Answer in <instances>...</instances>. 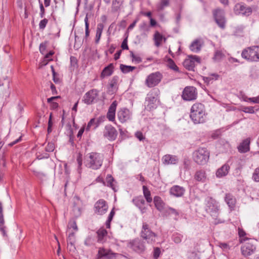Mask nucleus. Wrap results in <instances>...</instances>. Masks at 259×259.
I'll return each mask as SVG.
<instances>
[{
	"instance_id": "nucleus-2",
	"label": "nucleus",
	"mask_w": 259,
	"mask_h": 259,
	"mask_svg": "<svg viewBox=\"0 0 259 259\" xmlns=\"http://www.w3.org/2000/svg\"><path fill=\"white\" fill-rule=\"evenodd\" d=\"M206 201L205 209L214 220L213 224L217 225L224 223V221L218 218L220 210L219 202L211 197L207 198Z\"/></svg>"
},
{
	"instance_id": "nucleus-53",
	"label": "nucleus",
	"mask_w": 259,
	"mask_h": 259,
	"mask_svg": "<svg viewBox=\"0 0 259 259\" xmlns=\"http://www.w3.org/2000/svg\"><path fill=\"white\" fill-rule=\"evenodd\" d=\"M224 56V55L221 51L217 50L215 52L213 58L216 60H219L221 59Z\"/></svg>"
},
{
	"instance_id": "nucleus-40",
	"label": "nucleus",
	"mask_w": 259,
	"mask_h": 259,
	"mask_svg": "<svg viewBox=\"0 0 259 259\" xmlns=\"http://www.w3.org/2000/svg\"><path fill=\"white\" fill-rule=\"evenodd\" d=\"M115 180L111 175H108L106 177V186L109 187L116 192L117 190L115 189L114 185Z\"/></svg>"
},
{
	"instance_id": "nucleus-50",
	"label": "nucleus",
	"mask_w": 259,
	"mask_h": 259,
	"mask_svg": "<svg viewBox=\"0 0 259 259\" xmlns=\"http://www.w3.org/2000/svg\"><path fill=\"white\" fill-rule=\"evenodd\" d=\"M218 246L225 251H227L230 249V246L227 243L219 242Z\"/></svg>"
},
{
	"instance_id": "nucleus-62",
	"label": "nucleus",
	"mask_w": 259,
	"mask_h": 259,
	"mask_svg": "<svg viewBox=\"0 0 259 259\" xmlns=\"http://www.w3.org/2000/svg\"><path fill=\"white\" fill-rule=\"evenodd\" d=\"M160 253V249L158 247L155 248L154 250V252H153V256H154V258L157 259L158 257H159Z\"/></svg>"
},
{
	"instance_id": "nucleus-43",
	"label": "nucleus",
	"mask_w": 259,
	"mask_h": 259,
	"mask_svg": "<svg viewBox=\"0 0 259 259\" xmlns=\"http://www.w3.org/2000/svg\"><path fill=\"white\" fill-rule=\"evenodd\" d=\"M120 69L121 71L124 73H127L133 71L136 69L134 66H127L123 64H121L120 66Z\"/></svg>"
},
{
	"instance_id": "nucleus-18",
	"label": "nucleus",
	"mask_w": 259,
	"mask_h": 259,
	"mask_svg": "<svg viewBox=\"0 0 259 259\" xmlns=\"http://www.w3.org/2000/svg\"><path fill=\"white\" fill-rule=\"evenodd\" d=\"M128 246L135 251L141 253L145 250L144 242L139 238H136L131 241Z\"/></svg>"
},
{
	"instance_id": "nucleus-14",
	"label": "nucleus",
	"mask_w": 259,
	"mask_h": 259,
	"mask_svg": "<svg viewBox=\"0 0 259 259\" xmlns=\"http://www.w3.org/2000/svg\"><path fill=\"white\" fill-rule=\"evenodd\" d=\"M94 208L95 213L98 215H103L107 212L108 206L105 200L100 199L95 203Z\"/></svg>"
},
{
	"instance_id": "nucleus-23",
	"label": "nucleus",
	"mask_w": 259,
	"mask_h": 259,
	"mask_svg": "<svg viewBox=\"0 0 259 259\" xmlns=\"http://www.w3.org/2000/svg\"><path fill=\"white\" fill-rule=\"evenodd\" d=\"M6 229V227L5 226L3 205L2 202H0V231L4 237H7Z\"/></svg>"
},
{
	"instance_id": "nucleus-25",
	"label": "nucleus",
	"mask_w": 259,
	"mask_h": 259,
	"mask_svg": "<svg viewBox=\"0 0 259 259\" xmlns=\"http://www.w3.org/2000/svg\"><path fill=\"white\" fill-rule=\"evenodd\" d=\"M185 189L183 187L175 185L172 186L169 191L170 194L176 197H181L185 192Z\"/></svg>"
},
{
	"instance_id": "nucleus-12",
	"label": "nucleus",
	"mask_w": 259,
	"mask_h": 259,
	"mask_svg": "<svg viewBox=\"0 0 259 259\" xmlns=\"http://www.w3.org/2000/svg\"><path fill=\"white\" fill-rule=\"evenodd\" d=\"M200 63V59L197 56L191 55L183 62L184 67L189 71H194L195 66Z\"/></svg>"
},
{
	"instance_id": "nucleus-52",
	"label": "nucleus",
	"mask_w": 259,
	"mask_h": 259,
	"mask_svg": "<svg viewBox=\"0 0 259 259\" xmlns=\"http://www.w3.org/2000/svg\"><path fill=\"white\" fill-rule=\"evenodd\" d=\"M252 179L256 182H259V167L255 168L253 175Z\"/></svg>"
},
{
	"instance_id": "nucleus-26",
	"label": "nucleus",
	"mask_w": 259,
	"mask_h": 259,
	"mask_svg": "<svg viewBox=\"0 0 259 259\" xmlns=\"http://www.w3.org/2000/svg\"><path fill=\"white\" fill-rule=\"evenodd\" d=\"M194 179L198 182L204 183L206 179V174L204 169L197 170L194 175Z\"/></svg>"
},
{
	"instance_id": "nucleus-42",
	"label": "nucleus",
	"mask_w": 259,
	"mask_h": 259,
	"mask_svg": "<svg viewBox=\"0 0 259 259\" xmlns=\"http://www.w3.org/2000/svg\"><path fill=\"white\" fill-rule=\"evenodd\" d=\"M167 65L171 69L176 72H179V68L176 65L174 61L170 58H168L167 59Z\"/></svg>"
},
{
	"instance_id": "nucleus-38",
	"label": "nucleus",
	"mask_w": 259,
	"mask_h": 259,
	"mask_svg": "<svg viewBox=\"0 0 259 259\" xmlns=\"http://www.w3.org/2000/svg\"><path fill=\"white\" fill-rule=\"evenodd\" d=\"M219 75L216 73L211 74L208 76L203 77V80L207 84L212 83L213 80H216L219 78Z\"/></svg>"
},
{
	"instance_id": "nucleus-1",
	"label": "nucleus",
	"mask_w": 259,
	"mask_h": 259,
	"mask_svg": "<svg viewBox=\"0 0 259 259\" xmlns=\"http://www.w3.org/2000/svg\"><path fill=\"white\" fill-rule=\"evenodd\" d=\"M104 156L97 152H91L84 157V164L88 168L97 170L102 165Z\"/></svg>"
},
{
	"instance_id": "nucleus-60",
	"label": "nucleus",
	"mask_w": 259,
	"mask_h": 259,
	"mask_svg": "<svg viewBox=\"0 0 259 259\" xmlns=\"http://www.w3.org/2000/svg\"><path fill=\"white\" fill-rule=\"evenodd\" d=\"M121 47L122 50H128V47L127 45V36L123 39L121 44Z\"/></svg>"
},
{
	"instance_id": "nucleus-44",
	"label": "nucleus",
	"mask_w": 259,
	"mask_h": 259,
	"mask_svg": "<svg viewBox=\"0 0 259 259\" xmlns=\"http://www.w3.org/2000/svg\"><path fill=\"white\" fill-rule=\"evenodd\" d=\"M168 0H161L160 2L157 5V9L158 11H162L165 7L169 5Z\"/></svg>"
},
{
	"instance_id": "nucleus-22",
	"label": "nucleus",
	"mask_w": 259,
	"mask_h": 259,
	"mask_svg": "<svg viewBox=\"0 0 259 259\" xmlns=\"http://www.w3.org/2000/svg\"><path fill=\"white\" fill-rule=\"evenodd\" d=\"M67 248L70 252L75 250V243L76 241L75 235L74 232L69 233L67 237Z\"/></svg>"
},
{
	"instance_id": "nucleus-32",
	"label": "nucleus",
	"mask_w": 259,
	"mask_h": 259,
	"mask_svg": "<svg viewBox=\"0 0 259 259\" xmlns=\"http://www.w3.org/2000/svg\"><path fill=\"white\" fill-rule=\"evenodd\" d=\"M163 36L158 31H156L153 35L154 44L157 47H159L162 44Z\"/></svg>"
},
{
	"instance_id": "nucleus-45",
	"label": "nucleus",
	"mask_w": 259,
	"mask_h": 259,
	"mask_svg": "<svg viewBox=\"0 0 259 259\" xmlns=\"http://www.w3.org/2000/svg\"><path fill=\"white\" fill-rule=\"evenodd\" d=\"M88 16L89 14H87L85 17L84 18V23H85V38L87 39L90 34L89 30V23L88 21Z\"/></svg>"
},
{
	"instance_id": "nucleus-63",
	"label": "nucleus",
	"mask_w": 259,
	"mask_h": 259,
	"mask_svg": "<svg viewBox=\"0 0 259 259\" xmlns=\"http://www.w3.org/2000/svg\"><path fill=\"white\" fill-rule=\"evenodd\" d=\"M140 28L141 30L146 31L148 30V25L146 22H143L140 25Z\"/></svg>"
},
{
	"instance_id": "nucleus-31",
	"label": "nucleus",
	"mask_w": 259,
	"mask_h": 259,
	"mask_svg": "<svg viewBox=\"0 0 259 259\" xmlns=\"http://www.w3.org/2000/svg\"><path fill=\"white\" fill-rule=\"evenodd\" d=\"M250 141L248 139L244 140L238 147V151L241 153H245L249 150Z\"/></svg>"
},
{
	"instance_id": "nucleus-27",
	"label": "nucleus",
	"mask_w": 259,
	"mask_h": 259,
	"mask_svg": "<svg viewBox=\"0 0 259 259\" xmlns=\"http://www.w3.org/2000/svg\"><path fill=\"white\" fill-rule=\"evenodd\" d=\"M230 170V166L225 163L222 167L219 168L216 171V176L218 178H222L227 176Z\"/></svg>"
},
{
	"instance_id": "nucleus-16",
	"label": "nucleus",
	"mask_w": 259,
	"mask_h": 259,
	"mask_svg": "<svg viewBox=\"0 0 259 259\" xmlns=\"http://www.w3.org/2000/svg\"><path fill=\"white\" fill-rule=\"evenodd\" d=\"M118 135L116 128L110 124L105 126L103 136L110 141H114Z\"/></svg>"
},
{
	"instance_id": "nucleus-20",
	"label": "nucleus",
	"mask_w": 259,
	"mask_h": 259,
	"mask_svg": "<svg viewBox=\"0 0 259 259\" xmlns=\"http://www.w3.org/2000/svg\"><path fill=\"white\" fill-rule=\"evenodd\" d=\"M133 202L140 209L142 213H146L147 207L145 205V201L142 196L136 197L133 198Z\"/></svg>"
},
{
	"instance_id": "nucleus-24",
	"label": "nucleus",
	"mask_w": 259,
	"mask_h": 259,
	"mask_svg": "<svg viewBox=\"0 0 259 259\" xmlns=\"http://www.w3.org/2000/svg\"><path fill=\"white\" fill-rule=\"evenodd\" d=\"M162 160L163 163L165 165L175 164L178 162V159L177 156L170 154L163 156Z\"/></svg>"
},
{
	"instance_id": "nucleus-4",
	"label": "nucleus",
	"mask_w": 259,
	"mask_h": 259,
	"mask_svg": "<svg viewBox=\"0 0 259 259\" xmlns=\"http://www.w3.org/2000/svg\"><path fill=\"white\" fill-rule=\"evenodd\" d=\"M242 57L250 62H259V46H253L243 50Z\"/></svg>"
},
{
	"instance_id": "nucleus-13",
	"label": "nucleus",
	"mask_w": 259,
	"mask_h": 259,
	"mask_svg": "<svg viewBox=\"0 0 259 259\" xmlns=\"http://www.w3.org/2000/svg\"><path fill=\"white\" fill-rule=\"evenodd\" d=\"M10 79L7 77L0 79V97L7 98L9 96L10 94Z\"/></svg>"
},
{
	"instance_id": "nucleus-21",
	"label": "nucleus",
	"mask_w": 259,
	"mask_h": 259,
	"mask_svg": "<svg viewBox=\"0 0 259 259\" xmlns=\"http://www.w3.org/2000/svg\"><path fill=\"white\" fill-rule=\"evenodd\" d=\"M117 106V102L116 101H114L110 105L108 112L107 113V118L110 121H115V111Z\"/></svg>"
},
{
	"instance_id": "nucleus-64",
	"label": "nucleus",
	"mask_w": 259,
	"mask_h": 259,
	"mask_svg": "<svg viewBox=\"0 0 259 259\" xmlns=\"http://www.w3.org/2000/svg\"><path fill=\"white\" fill-rule=\"evenodd\" d=\"M248 101L254 103H259V97H253L248 99Z\"/></svg>"
},
{
	"instance_id": "nucleus-41",
	"label": "nucleus",
	"mask_w": 259,
	"mask_h": 259,
	"mask_svg": "<svg viewBox=\"0 0 259 259\" xmlns=\"http://www.w3.org/2000/svg\"><path fill=\"white\" fill-rule=\"evenodd\" d=\"M122 0H113L112 4V10L113 12L118 11L122 4Z\"/></svg>"
},
{
	"instance_id": "nucleus-37",
	"label": "nucleus",
	"mask_w": 259,
	"mask_h": 259,
	"mask_svg": "<svg viewBox=\"0 0 259 259\" xmlns=\"http://www.w3.org/2000/svg\"><path fill=\"white\" fill-rule=\"evenodd\" d=\"M98 235V242L103 243L104 241V237L107 234V231L104 229H99L97 232Z\"/></svg>"
},
{
	"instance_id": "nucleus-6",
	"label": "nucleus",
	"mask_w": 259,
	"mask_h": 259,
	"mask_svg": "<svg viewBox=\"0 0 259 259\" xmlns=\"http://www.w3.org/2000/svg\"><path fill=\"white\" fill-rule=\"evenodd\" d=\"M209 158V152L205 148H199L193 153L194 161L199 165H204Z\"/></svg>"
},
{
	"instance_id": "nucleus-11",
	"label": "nucleus",
	"mask_w": 259,
	"mask_h": 259,
	"mask_svg": "<svg viewBox=\"0 0 259 259\" xmlns=\"http://www.w3.org/2000/svg\"><path fill=\"white\" fill-rule=\"evenodd\" d=\"M197 97V90L196 88L192 86H188L184 88L182 98L186 101H193Z\"/></svg>"
},
{
	"instance_id": "nucleus-15",
	"label": "nucleus",
	"mask_w": 259,
	"mask_h": 259,
	"mask_svg": "<svg viewBox=\"0 0 259 259\" xmlns=\"http://www.w3.org/2000/svg\"><path fill=\"white\" fill-rule=\"evenodd\" d=\"M99 92L96 89H92L87 92L83 97L82 102L87 104L91 105L95 102L98 96Z\"/></svg>"
},
{
	"instance_id": "nucleus-49",
	"label": "nucleus",
	"mask_w": 259,
	"mask_h": 259,
	"mask_svg": "<svg viewBox=\"0 0 259 259\" xmlns=\"http://www.w3.org/2000/svg\"><path fill=\"white\" fill-rule=\"evenodd\" d=\"M241 111H242L243 112H244L245 113H250V114H252L255 112V111L254 110V107H252V106H249V107L242 106V108H241Z\"/></svg>"
},
{
	"instance_id": "nucleus-57",
	"label": "nucleus",
	"mask_w": 259,
	"mask_h": 259,
	"mask_svg": "<svg viewBox=\"0 0 259 259\" xmlns=\"http://www.w3.org/2000/svg\"><path fill=\"white\" fill-rule=\"evenodd\" d=\"M55 149V145L53 143L49 142L46 147V151L48 152H53Z\"/></svg>"
},
{
	"instance_id": "nucleus-34",
	"label": "nucleus",
	"mask_w": 259,
	"mask_h": 259,
	"mask_svg": "<svg viewBox=\"0 0 259 259\" xmlns=\"http://www.w3.org/2000/svg\"><path fill=\"white\" fill-rule=\"evenodd\" d=\"M202 44L198 39L194 40L190 46V49L194 52L197 53L201 50Z\"/></svg>"
},
{
	"instance_id": "nucleus-5",
	"label": "nucleus",
	"mask_w": 259,
	"mask_h": 259,
	"mask_svg": "<svg viewBox=\"0 0 259 259\" xmlns=\"http://www.w3.org/2000/svg\"><path fill=\"white\" fill-rule=\"evenodd\" d=\"M159 91L158 89H154L151 90L147 95L145 101V109L148 111H152L157 107V96Z\"/></svg>"
},
{
	"instance_id": "nucleus-10",
	"label": "nucleus",
	"mask_w": 259,
	"mask_h": 259,
	"mask_svg": "<svg viewBox=\"0 0 259 259\" xmlns=\"http://www.w3.org/2000/svg\"><path fill=\"white\" fill-rule=\"evenodd\" d=\"M212 15L215 22L222 29H224L226 20L225 17V11L220 8H217L212 10Z\"/></svg>"
},
{
	"instance_id": "nucleus-28",
	"label": "nucleus",
	"mask_w": 259,
	"mask_h": 259,
	"mask_svg": "<svg viewBox=\"0 0 259 259\" xmlns=\"http://www.w3.org/2000/svg\"><path fill=\"white\" fill-rule=\"evenodd\" d=\"M225 200L231 210L234 208L236 202L235 197L230 193L226 194Z\"/></svg>"
},
{
	"instance_id": "nucleus-35",
	"label": "nucleus",
	"mask_w": 259,
	"mask_h": 259,
	"mask_svg": "<svg viewBox=\"0 0 259 259\" xmlns=\"http://www.w3.org/2000/svg\"><path fill=\"white\" fill-rule=\"evenodd\" d=\"M117 77L114 76L113 77L109 83V88H108V93L113 94L117 90Z\"/></svg>"
},
{
	"instance_id": "nucleus-3",
	"label": "nucleus",
	"mask_w": 259,
	"mask_h": 259,
	"mask_svg": "<svg viewBox=\"0 0 259 259\" xmlns=\"http://www.w3.org/2000/svg\"><path fill=\"white\" fill-rule=\"evenodd\" d=\"M190 117L195 124L204 122L205 116L204 105L199 103L193 104L191 108Z\"/></svg>"
},
{
	"instance_id": "nucleus-58",
	"label": "nucleus",
	"mask_w": 259,
	"mask_h": 259,
	"mask_svg": "<svg viewBox=\"0 0 259 259\" xmlns=\"http://www.w3.org/2000/svg\"><path fill=\"white\" fill-rule=\"evenodd\" d=\"M135 136L140 141H143L145 139V137L141 131L136 132Z\"/></svg>"
},
{
	"instance_id": "nucleus-54",
	"label": "nucleus",
	"mask_w": 259,
	"mask_h": 259,
	"mask_svg": "<svg viewBox=\"0 0 259 259\" xmlns=\"http://www.w3.org/2000/svg\"><path fill=\"white\" fill-rule=\"evenodd\" d=\"M48 21V20L46 18H44V19L41 20L39 23V28L40 29L44 30L46 27Z\"/></svg>"
},
{
	"instance_id": "nucleus-59",
	"label": "nucleus",
	"mask_w": 259,
	"mask_h": 259,
	"mask_svg": "<svg viewBox=\"0 0 259 259\" xmlns=\"http://www.w3.org/2000/svg\"><path fill=\"white\" fill-rule=\"evenodd\" d=\"M49 157V154L48 153L40 154V153H36V158L38 159H42L45 158H48Z\"/></svg>"
},
{
	"instance_id": "nucleus-36",
	"label": "nucleus",
	"mask_w": 259,
	"mask_h": 259,
	"mask_svg": "<svg viewBox=\"0 0 259 259\" xmlns=\"http://www.w3.org/2000/svg\"><path fill=\"white\" fill-rule=\"evenodd\" d=\"M104 25L102 23H99L97 25V30H96V34L95 38V42L96 44H98L100 39L101 38V36L102 35V33L103 30L104 29Z\"/></svg>"
},
{
	"instance_id": "nucleus-56",
	"label": "nucleus",
	"mask_w": 259,
	"mask_h": 259,
	"mask_svg": "<svg viewBox=\"0 0 259 259\" xmlns=\"http://www.w3.org/2000/svg\"><path fill=\"white\" fill-rule=\"evenodd\" d=\"M39 4L40 8L39 16L40 18H42L45 15V9L42 2L40 0H39Z\"/></svg>"
},
{
	"instance_id": "nucleus-30",
	"label": "nucleus",
	"mask_w": 259,
	"mask_h": 259,
	"mask_svg": "<svg viewBox=\"0 0 259 259\" xmlns=\"http://www.w3.org/2000/svg\"><path fill=\"white\" fill-rule=\"evenodd\" d=\"M114 66L112 63H110L107 66L105 67L102 70L101 74V77L104 78L105 77L111 75L113 72Z\"/></svg>"
},
{
	"instance_id": "nucleus-8",
	"label": "nucleus",
	"mask_w": 259,
	"mask_h": 259,
	"mask_svg": "<svg viewBox=\"0 0 259 259\" xmlns=\"http://www.w3.org/2000/svg\"><path fill=\"white\" fill-rule=\"evenodd\" d=\"M141 237L146 240L148 243L155 242L157 235L150 229L149 225L145 222L143 223L142 228L140 233Z\"/></svg>"
},
{
	"instance_id": "nucleus-51",
	"label": "nucleus",
	"mask_w": 259,
	"mask_h": 259,
	"mask_svg": "<svg viewBox=\"0 0 259 259\" xmlns=\"http://www.w3.org/2000/svg\"><path fill=\"white\" fill-rule=\"evenodd\" d=\"M183 236L180 234H174L172 240L176 243H179L182 241Z\"/></svg>"
},
{
	"instance_id": "nucleus-19",
	"label": "nucleus",
	"mask_w": 259,
	"mask_h": 259,
	"mask_svg": "<svg viewBox=\"0 0 259 259\" xmlns=\"http://www.w3.org/2000/svg\"><path fill=\"white\" fill-rule=\"evenodd\" d=\"M234 11L236 14L245 16H248L252 13V9L250 7H246L242 4H237L235 6Z\"/></svg>"
},
{
	"instance_id": "nucleus-46",
	"label": "nucleus",
	"mask_w": 259,
	"mask_h": 259,
	"mask_svg": "<svg viewBox=\"0 0 259 259\" xmlns=\"http://www.w3.org/2000/svg\"><path fill=\"white\" fill-rule=\"evenodd\" d=\"M167 212L169 214L174 215V218L175 220H178L179 217V212L177 210H176L173 208L169 207L168 208Z\"/></svg>"
},
{
	"instance_id": "nucleus-39",
	"label": "nucleus",
	"mask_w": 259,
	"mask_h": 259,
	"mask_svg": "<svg viewBox=\"0 0 259 259\" xmlns=\"http://www.w3.org/2000/svg\"><path fill=\"white\" fill-rule=\"evenodd\" d=\"M143 191V195L146 201L148 203H151L152 201V198L151 196V192L148 188L145 185L142 187Z\"/></svg>"
},
{
	"instance_id": "nucleus-9",
	"label": "nucleus",
	"mask_w": 259,
	"mask_h": 259,
	"mask_svg": "<svg viewBox=\"0 0 259 259\" xmlns=\"http://www.w3.org/2000/svg\"><path fill=\"white\" fill-rule=\"evenodd\" d=\"M244 242L241 247L242 254L248 256L254 253L256 250V241L254 240L246 238L244 239Z\"/></svg>"
},
{
	"instance_id": "nucleus-33",
	"label": "nucleus",
	"mask_w": 259,
	"mask_h": 259,
	"mask_svg": "<svg viewBox=\"0 0 259 259\" xmlns=\"http://www.w3.org/2000/svg\"><path fill=\"white\" fill-rule=\"evenodd\" d=\"M153 201L155 207L157 210L161 211L164 208V202L162 200L161 198L158 196H155L153 199Z\"/></svg>"
},
{
	"instance_id": "nucleus-55",
	"label": "nucleus",
	"mask_w": 259,
	"mask_h": 259,
	"mask_svg": "<svg viewBox=\"0 0 259 259\" xmlns=\"http://www.w3.org/2000/svg\"><path fill=\"white\" fill-rule=\"evenodd\" d=\"M131 56L132 58L133 62H135L136 63H139L142 62V59L140 57L136 56L132 52H131Z\"/></svg>"
},
{
	"instance_id": "nucleus-29",
	"label": "nucleus",
	"mask_w": 259,
	"mask_h": 259,
	"mask_svg": "<svg viewBox=\"0 0 259 259\" xmlns=\"http://www.w3.org/2000/svg\"><path fill=\"white\" fill-rule=\"evenodd\" d=\"M99 257H106L109 259L115 257V253L111 252L110 250H106L104 248H100L98 253Z\"/></svg>"
},
{
	"instance_id": "nucleus-7",
	"label": "nucleus",
	"mask_w": 259,
	"mask_h": 259,
	"mask_svg": "<svg viewBox=\"0 0 259 259\" xmlns=\"http://www.w3.org/2000/svg\"><path fill=\"white\" fill-rule=\"evenodd\" d=\"M163 78L162 74L159 71L153 72L149 74L145 81V84L149 88L158 85Z\"/></svg>"
},
{
	"instance_id": "nucleus-47",
	"label": "nucleus",
	"mask_w": 259,
	"mask_h": 259,
	"mask_svg": "<svg viewBox=\"0 0 259 259\" xmlns=\"http://www.w3.org/2000/svg\"><path fill=\"white\" fill-rule=\"evenodd\" d=\"M114 215H115V211H114V208H113L110 211V212L108 215V219L106 222V226L107 228H110V223L112 221Z\"/></svg>"
},
{
	"instance_id": "nucleus-17",
	"label": "nucleus",
	"mask_w": 259,
	"mask_h": 259,
	"mask_svg": "<svg viewBox=\"0 0 259 259\" xmlns=\"http://www.w3.org/2000/svg\"><path fill=\"white\" fill-rule=\"evenodd\" d=\"M117 116L119 121L123 123L131 119L132 113L127 108H122L118 111Z\"/></svg>"
},
{
	"instance_id": "nucleus-48",
	"label": "nucleus",
	"mask_w": 259,
	"mask_h": 259,
	"mask_svg": "<svg viewBox=\"0 0 259 259\" xmlns=\"http://www.w3.org/2000/svg\"><path fill=\"white\" fill-rule=\"evenodd\" d=\"M60 96L52 97L47 99V102L51 104V107L53 109H56L58 107V104L56 102H53L54 100L57 98H59Z\"/></svg>"
},
{
	"instance_id": "nucleus-61",
	"label": "nucleus",
	"mask_w": 259,
	"mask_h": 259,
	"mask_svg": "<svg viewBox=\"0 0 259 259\" xmlns=\"http://www.w3.org/2000/svg\"><path fill=\"white\" fill-rule=\"evenodd\" d=\"M93 244V239L91 236L88 237L84 241V244L90 246Z\"/></svg>"
}]
</instances>
